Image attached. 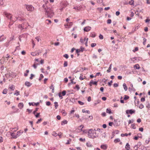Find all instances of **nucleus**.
Masks as SVG:
<instances>
[{"label": "nucleus", "mask_w": 150, "mask_h": 150, "mask_svg": "<svg viewBox=\"0 0 150 150\" xmlns=\"http://www.w3.org/2000/svg\"><path fill=\"white\" fill-rule=\"evenodd\" d=\"M48 2L47 1L45 4H43L42 5V7L45 10V16L47 17L52 18L54 15V13L51 7L49 6L47 3Z\"/></svg>", "instance_id": "f257e3e1"}, {"label": "nucleus", "mask_w": 150, "mask_h": 150, "mask_svg": "<svg viewBox=\"0 0 150 150\" xmlns=\"http://www.w3.org/2000/svg\"><path fill=\"white\" fill-rule=\"evenodd\" d=\"M88 136L89 138L94 139V138L98 137V135H97L96 133L94 132L93 129H89L88 132Z\"/></svg>", "instance_id": "f03ea898"}, {"label": "nucleus", "mask_w": 150, "mask_h": 150, "mask_svg": "<svg viewBox=\"0 0 150 150\" xmlns=\"http://www.w3.org/2000/svg\"><path fill=\"white\" fill-rule=\"evenodd\" d=\"M3 14L8 19H9L11 21L14 22V21L12 19V16L11 14L5 12L3 13Z\"/></svg>", "instance_id": "7ed1b4c3"}, {"label": "nucleus", "mask_w": 150, "mask_h": 150, "mask_svg": "<svg viewBox=\"0 0 150 150\" xmlns=\"http://www.w3.org/2000/svg\"><path fill=\"white\" fill-rule=\"evenodd\" d=\"M26 7L28 11H32L34 9V7L32 5H26Z\"/></svg>", "instance_id": "20e7f679"}, {"label": "nucleus", "mask_w": 150, "mask_h": 150, "mask_svg": "<svg viewBox=\"0 0 150 150\" xmlns=\"http://www.w3.org/2000/svg\"><path fill=\"white\" fill-rule=\"evenodd\" d=\"M135 112V110L132 109L130 110H126V114H132L133 113H134Z\"/></svg>", "instance_id": "39448f33"}, {"label": "nucleus", "mask_w": 150, "mask_h": 150, "mask_svg": "<svg viewBox=\"0 0 150 150\" xmlns=\"http://www.w3.org/2000/svg\"><path fill=\"white\" fill-rule=\"evenodd\" d=\"M61 4L62 6H63L64 7H66L69 4L67 2L65 1H64L62 2L61 3Z\"/></svg>", "instance_id": "423d86ee"}, {"label": "nucleus", "mask_w": 150, "mask_h": 150, "mask_svg": "<svg viewBox=\"0 0 150 150\" xmlns=\"http://www.w3.org/2000/svg\"><path fill=\"white\" fill-rule=\"evenodd\" d=\"M84 49V48L82 47H81L80 49L76 50V52L77 54H78V53H79V52H82L83 51Z\"/></svg>", "instance_id": "0eeeda50"}, {"label": "nucleus", "mask_w": 150, "mask_h": 150, "mask_svg": "<svg viewBox=\"0 0 150 150\" xmlns=\"http://www.w3.org/2000/svg\"><path fill=\"white\" fill-rule=\"evenodd\" d=\"M41 53V52H38L36 51L35 52H33L31 53V55L33 56H35L37 55H39L40 53Z\"/></svg>", "instance_id": "6e6552de"}, {"label": "nucleus", "mask_w": 150, "mask_h": 150, "mask_svg": "<svg viewBox=\"0 0 150 150\" xmlns=\"http://www.w3.org/2000/svg\"><path fill=\"white\" fill-rule=\"evenodd\" d=\"M93 84L95 85H97V81H93V80H91L89 83V85L90 86H91L92 84Z\"/></svg>", "instance_id": "1a4fd4ad"}, {"label": "nucleus", "mask_w": 150, "mask_h": 150, "mask_svg": "<svg viewBox=\"0 0 150 150\" xmlns=\"http://www.w3.org/2000/svg\"><path fill=\"white\" fill-rule=\"evenodd\" d=\"M91 27L89 26H87L85 27L84 28L83 30L85 31L88 32L90 30H91Z\"/></svg>", "instance_id": "9d476101"}, {"label": "nucleus", "mask_w": 150, "mask_h": 150, "mask_svg": "<svg viewBox=\"0 0 150 150\" xmlns=\"http://www.w3.org/2000/svg\"><path fill=\"white\" fill-rule=\"evenodd\" d=\"M114 125L115 126H117L120 125V124L118 123V122L119 123L120 122V121H118L117 120H114Z\"/></svg>", "instance_id": "9b49d317"}, {"label": "nucleus", "mask_w": 150, "mask_h": 150, "mask_svg": "<svg viewBox=\"0 0 150 150\" xmlns=\"http://www.w3.org/2000/svg\"><path fill=\"white\" fill-rule=\"evenodd\" d=\"M11 136L12 137V138L13 139L16 138L18 136L15 133L12 132L11 133Z\"/></svg>", "instance_id": "f8f14e48"}, {"label": "nucleus", "mask_w": 150, "mask_h": 150, "mask_svg": "<svg viewBox=\"0 0 150 150\" xmlns=\"http://www.w3.org/2000/svg\"><path fill=\"white\" fill-rule=\"evenodd\" d=\"M32 84V83L28 81H26L25 83V85L27 86L28 87H30Z\"/></svg>", "instance_id": "ddd939ff"}, {"label": "nucleus", "mask_w": 150, "mask_h": 150, "mask_svg": "<svg viewBox=\"0 0 150 150\" xmlns=\"http://www.w3.org/2000/svg\"><path fill=\"white\" fill-rule=\"evenodd\" d=\"M139 150H146V147L144 146H141L139 147Z\"/></svg>", "instance_id": "4468645a"}, {"label": "nucleus", "mask_w": 150, "mask_h": 150, "mask_svg": "<svg viewBox=\"0 0 150 150\" xmlns=\"http://www.w3.org/2000/svg\"><path fill=\"white\" fill-rule=\"evenodd\" d=\"M23 104L22 103H19L18 105V107L21 109H22L23 108Z\"/></svg>", "instance_id": "2eb2a0df"}, {"label": "nucleus", "mask_w": 150, "mask_h": 150, "mask_svg": "<svg viewBox=\"0 0 150 150\" xmlns=\"http://www.w3.org/2000/svg\"><path fill=\"white\" fill-rule=\"evenodd\" d=\"M125 148L127 150H129L130 148V146L128 143H127L125 147Z\"/></svg>", "instance_id": "dca6fc26"}, {"label": "nucleus", "mask_w": 150, "mask_h": 150, "mask_svg": "<svg viewBox=\"0 0 150 150\" xmlns=\"http://www.w3.org/2000/svg\"><path fill=\"white\" fill-rule=\"evenodd\" d=\"M6 39L3 35H2L0 36V42H1L4 41Z\"/></svg>", "instance_id": "f3484780"}, {"label": "nucleus", "mask_w": 150, "mask_h": 150, "mask_svg": "<svg viewBox=\"0 0 150 150\" xmlns=\"http://www.w3.org/2000/svg\"><path fill=\"white\" fill-rule=\"evenodd\" d=\"M100 148L104 150L106 149L107 148V147L106 145H102L100 146Z\"/></svg>", "instance_id": "a211bd4d"}, {"label": "nucleus", "mask_w": 150, "mask_h": 150, "mask_svg": "<svg viewBox=\"0 0 150 150\" xmlns=\"http://www.w3.org/2000/svg\"><path fill=\"white\" fill-rule=\"evenodd\" d=\"M67 121L66 120H64L62 122L61 124L62 125H63L64 124H67Z\"/></svg>", "instance_id": "6ab92c4d"}, {"label": "nucleus", "mask_w": 150, "mask_h": 150, "mask_svg": "<svg viewBox=\"0 0 150 150\" xmlns=\"http://www.w3.org/2000/svg\"><path fill=\"white\" fill-rule=\"evenodd\" d=\"M134 68H135L137 69H139L140 68V67L139 64H135L134 67Z\"/></svg>", "instance_id": "aec40b11"}, {"label": "nucleus", "mask_w": 150, "mask_h": 150, "mask_svg": "<svg viewBox=\"0 0 150 150\" xmlns=\"http://www.w3.org/2000/svg\"><path fill=\"white\" fill-rule=\"evenodd\" d=\"M13 39V36L11 37L9 39V40L8 41V42L7 43V45H8L9 44V43Z\"/></svg>", "instance_id": "412c9836"}, {"label": "nucleus", "mask_w": 150, "mask_h": 150, "mask_svg": "<svg viewBox=\"0 0 150 150\" xmlns=\"http://www.w3.org/2000/svg\"><path fill=\"white\" fill-rule=\"evenodd\" d=\"M123 86L125 90L126 91H127V87L125 83H123Z\"/></svg>", "instance_id": "4be33fe9"}, {"label": "nucleus", "mask_w": 150, "mask_h": 150, "mask_svg": "<svg viewBox=\"0 0 150 150\" xmlns=\"http://www.w3.org/2000/svg\"><path fill=\"white\" fill-rule=\"evenodd\" d=\"M106 112L110 114L112 113L111 110L110 108H107L106 109Z\"/></svg>", "instance_id": "5701e85b"}, {"label": "nucleus", "mask_w": 150, "mask_h": 150, "mask_svg": "<svg viewBox=\"0 0 150 150\" xmlns=\"http://www.w3.org/2000/svg\"><path fill=\"white\" fill-rule=\"evenodd\" d=\"M23 133V132H21L20 131H18V132H17V134H16L17 135V136L18 137L19 136H20V135H21V133Z\"/></svg>", "instance_id": "b1692460"}, {"label": "nucleus", "mask_w": 150, "mask_h": 150, "mask_svg": "<svg viewBox=\"0 0 150 150\" xmlns=\"http://www.w3.org/2000/svg\"><path fill=\"white\" fill-rule=\"evenodd\" d=\"M96 36L95 33L94 32L91 33L90 35V36L94 38Z\"/></svg>", "instance_id": "393cba45"}, {"label": "nucleus", "mask_w": 150, "mask_h": 150, "mask_svg": "<svg viewBox=\"0 0 150 150\" xmlns=\"http://www.w3.org/2000/svg\"><path fill=\"white\" fill-rule=\"evenodd\" d=\"M120 141V140L119 138H117L116 139H115L114 140V142L115 143H116L117 142H119Z\"/></svg>", "instance_id": "a878e982"}, {"label": "nucleus", "mask_w": 150, "mask_h": 150, "mask_svg": "<svg viewBox=\"0 0 150 150\" xmlns=\"http://www.w3.org/2000/svg\"><path fill=\"white\" fill-rule=\"evenodd\" d=\"M112 65V64H110V66L108 68V69L107 71V72L108 73H109L110 71V70L111 69V67Z\"/></svg>", "instance_id": "bb28decb"}, {"label": "nucleus", "mask_w": 150, "mask_h": 150, "mask_svg": "<svg viewBox=\"0 0 150 150\" xmlns=\"http://www.w3.org/2000/svg\"><path fill=\"white\" fill-rule=\"evenodd\" d=\"M69 101L73 103H74L75 101V99L73 98H71L69 100Z\"/></svg>", "instance_id": "cd10ccee"}, {"label": "nucleus", "mask_w": 150, "mask_h": 150, "mask_svg": "<svg viewBox=\"0 0 150 150\" xmlns=\"http://www.w3.org/2000/svg\"><path fill=\"white\" fill-rule=\"evenodd\" d=\"M54 104L55 108L56 109H57V107L58 106V103L57 102H55L54 103Z\"/></svg>", "instance_id": "c85d7f7f"}, {"label": "nucleus", "mask_w": 150, "mask_h": 150, "mask_svg": "<svg viewBox=\"0 0 150 150\" xmlns=\"http://www.w3.org/2000/svg\"><path fill=\"white\" fill-rule=\"evenodd\" d=\"M86 38H84V40L82 38H81L80 39V41L82 43H83L84 41L86 40Z\"/></svg>", "instance_id": "c756f323"}, {"label": "nucleus", "mask_w": 150, "mask_h": 150, "mask_svg": "<svg viewBox=\"0 0 150 150\" xmlns=\"http://www.w3.org/2000/svg\"><path fill=\"white\" fill-rule=\"evenodd\" d=\"M26 24L25 23H24L23 24L19 25V27H21L22 28V29H23L24 28L23 27H25V24Z\"/></svg>", "instance_id": "7c9ffc66"}, {"label": "nucleus", "mask_w": 150, "mask_h": 150, "mask_svg": "<svg viewBox=\"0 0 150 150\" xmlns=\"http://www.w3.org/2000/svg\"><path fill=\"white\" fill-rule=\"evenodd\" d=\"M134 1L133 0H131L129 2V4L130 5H132L134 4Z\"/></svg>", "instance_id": "2f4dec72"}, {"label": "nucleus", "mask_w": 150, "mask_h": 150, "mask_svg": "<svg viewBox=\"0 0 150 150\" xmlns=\"http://www.w3.org/2000/svg\"><path fill=\"white\" fill-rule=\"evenodd\" d=\"M68 65V62L67 61H65L64 64V67H66Z\"/></svg>", "instance_id": "473e14b6"}, {"label": "nucleus", "mask_w": 150, "mask_h": 150, "mask_svg": "<svg viewBox=\"0 0 150 150\" xmlns=\"http://www.w3.org/2000/svg\"><path fill=\"white\" fill-rule=\"evenodd\" d=\"M7 91L8 90L7 89H4L3 91V94H6L7 93Z\"/></svg>", "instance_id": "72a5a7b5"}, {"label": "nucleus", "mask_w": 150, "mask_h": 150, "mask_svg": "<svg viewBox=\"0 0 150 150\" xmlns=\"http://www.w3.org/2000/svg\"><path fill=\"white\" fill-rule=\"evenodd\" d=\"M142 136H138L137 137L135 136L134 138V139L135 140H137L139 138H142Z\"/></svg>", "instance_id": "f704fd0d"}, {"label": "nucleus", "mask_w": 150, "mask_h": 150, "mask_svg": "<svg viewBox=\"0 0 150 150\" xmlns=\"http://www.w3.org/2000/svg\"><path fill=\"white\" fill-rule=\"evenodd\" d=\"M18 19L19 20V21H21V20H23V21H24V20L23 19H21V18L20 17H16L14 19V20L15 21H16V20H17Z\"/></svg>", "instance_id": "c9c22d12"}, {"label": "nucleus", "mask_w": 150, "mask_h": 150, "mask_svg": "<svg viewBox=\"0 0 150 150\" xmlns=\"http://www.w3.org/2000/svg\"><path fill=\"white\" fill-rule=\"evenodd\" d=\"M138 106L139 107V108L141 109H142L144 107V106L142 104H140Z\"/></svg>", "instance_id": "e433bc0d"}, {"label": "nucleus", "mask_w": 150, "mask_h": 150, "mask_svg": "<svg viewBox=\"0 0 150 150\" xmlns=\"http://www.w3.org/2000/svg\"><path fill=\"white\" fill-rule=\"evenodd\" d=\"M129 98V97L127 95H125L124 96V99L125 100H126Z\"/></svg>", "instance_id": "4c0bfd02"}, {"label": "nucleus", "mask_w": 150, "mask_h": 150, "mask_svg": "<svg viewBox=\"0 0 150 150\" xmlns=\"http://www.w3.org/2000/svg\"><path fill=\"white\" fill-rule=\"evenodd\" d=\"M86 145L88 147H91L92 146V144L90 143H87Z\"/></svg>", "instance_id": "58836bf2"}, {"label": "nucleus", "mask_w": 150, "mask_h": 150, "mask_svg": "<svg viewBox=\"0 0 150 150\" xmlns=\"http://www.w3.org/2000/svg\"><path fill=\"white\" fill-rule=\"evenodd\" d=\"M146 107L148 108H150V105L149 102H147L146 103Z\"/></svg>", "instance_id": "ea45409f"}, {"label": "nucleus", "mask_w": 150, "mask_h": 150, "mask_svg": "<svg viewBox=\"0 0 150 150\" xmlns=\"http://www.w3.org/2000/svg\"><path fill=\"white\" fill-rule=\"evenodd\" d=\"M131 126L133 129H135L136 128V127H135V124L134 123L132 124Z\"/></svg>", "instance_id": "a19ab883"}, {"label": "nucleus", "mask_w": 150, "mask_h": 150, "mask_svg": "<svg viewBox=\"0 0 150 150\" xmlns=\"http://www.w3.org/2000/svg\"><path fill=\"white\" fill-rule=\"evenodd\" d=\"M52 135H53L55 137H56L57 136H58V134L57 133H56L55 132H53L52 133Z\"/></svg>", "instance_id": "79ce46f5"}, {"label": "nucleus", "mask_w": 150, "mask_h": 150, "mask_svg": "<svg viewBox=\"0 0 150 150\" xmlns=\"http://www.w3.org/2000/svg\"><path fill=\"white\" fill-rule=\"evenodd\" d=\"M66 92L65 91V90H64V91H63L62 92V95L63 96H64L66 94Z\"/></svg>", "instance_id": "37998d69"}, {"label": "nucleus", "mask_w": 150, "mask_h": 150, "mask_svg": "<svg viewBox=\"0 0 150 150\" xmlns=\"http://www.w3.org/2000/svg\"><path fill=\"white\" fill-rule=\"evenodd\" d=\"M128 135V134L127 133H125V134H121V137H123L125 136H127Z\"/></svg>", "instance_id": "c03bdc74"}, {"label": "nucleus", "mask_w": 150, "mask_h": 150, "mask_svg": "<svg viewBox=\"0 0 150 150\" xmlns=\"http://www.w3.org/2000/svg\"><path fill=\"white\" fill-rule=\"evenodd\" d=\"M143 44L144 45H145V44H146V39L145 38H144L143 39Z\"/></svg>", "instance_id": "a18cd8bd"}, {"label": "nucleus", "mask_w": 150, "mask_h": 150, "mask_svg": "<svg viewBox=\"0 0 150 150\" xmlns=\"http://www.w3.org/2000/svg\"><path fill=\"white\" fill-rule=\"evenodd\" d=\"M78 103L81 105H83L84 104V103L81 101H78Z\"/></svg>", "instance_id": "49530a36"}, {"label": "nucleus", "mask_w": 150, "mask_h": 150, "mask_svg": "<svg viewBox=\"0 0 150 150\" xmlns=\"http://www.w3.org/2000/svg\"><path fill=\"white\" fill-rule=\"evenodd\" d=\"M16 93H14V95H16L17 96H18L19 95V92L18 90H16Z\"/></svg>", "instance_id": "de8ad7c7"}, {"label": "nucleus", "mask_w": 150, "mask_h": 150, "mask_svg": "<svg viewBox=\"0 0 150 150\" xmlns=\"http://www.w3.org/2000/svg\"><path fill=\"white\" fill-rule=\"evenodd\" d=\"M76 88L77 90H78L80 89V87H79V86L78 85H76V86L74 88L75 89Z\"/></svg>", "instance_id": "09e8293b"}, {"label": "nucleus", "mask_w": 150, "mask_h": 150, "mask_svg": "<svg viewBox=\"0 0 150 150\" xmlns=\"http://www.w3.org/2000/svg\"><path fill=\"white\" fill-rule=\"evenodd\" d=\"M99 37V38L101 40H102L103 38V36L101 34H100Z\"/></svg>", "instance_id": "8fccbe9b"}, {"label": "nucleus", "mask_w": 150, "mask_h": 150, "mask_svg": "<svg viewBox=\"0 0 150 150\" xmlns=\"http://www.w3.org/2000/svg\"><path fill=\"white\" fill-rule=\"evenodd\" d=\"M63 57L66 59H68L69 57V56L67 54H65L64 55Z\"/></svg>", "instance_id": "3c124183"}, {"label": "nucleus", "mask_w": 150, "mask_h": 150, "mask_svg": "<svg viewBox=\"0 0 150 150\" xmlns=\"http://www.w3.org/2000/svg\"><path fill=\"white\" fill-rule=\"evenodd\" d=\"M96 43H92L91 45V46L92 47H95L96 45Z\"/></svg>", "instance_id": "603ef678"}, {"label": "nucleus", "mask_w": 150, "mask_h": 150, "mask_svg": "<svg viewBox=\"0 0 150 150\" xmlns=\"http://www.w3.org/2000/svg\"><path fill=\"white\" fill-rule=\"evenodd\" d=\"M138 50V47H135L134 50H133V52H135L136 51H137Z\"/></svg>", "instance_id": "864d4df0"}, {"label": "nucleus", "mask_w": 150, "mask_h": 150, "mask_svg": "<svg viewBox=\"0 0 150 150\" xmlns=\"http://www.w3.org/2000/svg\"><path fill=\"white\" fill-rule=\"evenodd\" d=\"M74 9H76L78 11H79L80 10V8L79 7L77 6L74 7Z\"/></svg>", "instance_id": "5fc2aeb1"}, {"label": "nucleus", "mask_w": 150, "mask_h": 150, "mask_svg": "<svg viewBox=\"0 0 150 150\" xmlns=\"http://www.w3.org/2000/svg\"><path fill=\"white\" fill-rule=\"evenodd\" d=\"M38 109H39L38 108H35V111H34L33 112V113L34 114H35L36 113V112L38 110Z\"/></svg>", "instance_id": "6e6d98bb"}, {"label": "nucleus", "mask_w": 150, "mask_h": 150, "mask_svg": "<svg viewBox=\"0 0 150 150\" xmlns=\"http://www.w3.org/2000/svg\"><path fill=\"white\" fill-rule=\"evenodd\" d=\"M34 102H32V103H30V102H29V105L30 106V105H33V106H34V105H35V104H34Z\"/></svg>", "instance_id": "4d7b16f0"}, {"label": "nucleus", "mask_w": 150, "mask_h": 150, "mask_svg": "<svg viewBox=\"0 0 150 150\" xmlns=\"http://www.w3.org/2000/svg\"><path fill=\"white\" fill-rule=\"evenodd\" d=\"M111 23V20L110 19H108L107 20V23L108 24H110Z\"/></svg>", "instance_id": "13d9d810"}, {"label": "nucleus", "mask_w": 150, "mask_h": 150, "mask_svg": "<svg viewBox=\"0 0 150 150\" xmlns=\"http://www.w3.org/2000/svg\"><path fill=\"white\" fill-rule=\"evenodd\" d=\"M142 143L141 142H139L136 145V146H139V147L141 146Z\"/></svg>", "instance_id": "bf43d9fd"}, {"label": "nucleus", "mask_w": 150, "mask_h": 150, "mask_svg": "<svg viewBox=\"0 0 150 150\" xmlns=\"http://www.w3.org/2000/svg\"><path fill=\"white\" fill-rule=\"evenodd\" d=\"M46 105L47 106H50V102L49 101H47L46 103Z\"/></svg>", "instance_id": "052dcab7"}, {"label": "nucleus", "mask_w": 150, "mask_h": 150, "mask_svg": "<svg viewBox=\"0 0 150 150\" xmlns=\"http://www.w3.org/2000/svg\"><path fill=\"white\" fill-rule=\"evenodd\" d=\"M58 95L59 97L60 98V99H62L63 98V97L61 95V93H59Z\"/></svg>", "instance_id": "680f3d73"}, {"label": "nucleus", "mask_w": 150, "mask_h": 150, "mask_svg": "<svg viewBox=\"0 0 150 150\" xmlns=\"http://www.w3.org/2000/svg\"><path fill=\"white\" fill-rule=\"evenodd\" d=\"M150 141V139L149 138L147 140H146V142L147 144L149 143Z\"/></svg>", "instance_id": "e2e57ef3"}, {"label": "nucleus", "mask_w": 150, "mask_h": 150, "mask_svg": "<svg viewBox=\"0 0 150 150\" xmlns=\"http://www.w3.org/2000/svg\"><path fill=\"white\" fill-rule=\"evenodd\" d=\"M112 81L111 80L110 82L108 83V85L109 86H110L112 85Z\"/></svg>", "instance_id": "0e129e2a"}, {"label": "nucleus", "mask_w": 150, "mask_h": 150, "mask_svg": "<svg viewBox=\"0 0 150 150\" xmlns=\"http://www.w3.org/2000/svg\"><path fill=\"white\" fill-rule=\"evenodd\" d=\"M42 119L41 118L38 119V121L36 122V123L38 124V123L40 122L41 121H42Z\"/></svg>", "instance_id": "69168bd1"}, {"label": "nucleus", "mask_w": 150, "mask_h": 150, "mask_svg": "<svg viewBox=\"0 0 150 150\" xmlns=\"http://www.w3.org/2000/svg\"><path fill=\"white\" fill-rule=\"evenodd\" d=\"M93 58L94 59H96L97 58V57L96 55L95 54H93Z\"/></svg>", "instance_id": "338daca9"}, {"label": "nucleus", "mask_w": 150, "mask_h": 150, "mask_svg": "<svg viewBox=\"0 0 150 150\" xmlns=\"http://www.w3.org/2000/svg\"><path fill=\"white\" fill-rule=\"evenodd\" d=\"M113 86L114 87H116L118 86V84L117 83H115L113 84Z\"/></svg>", "instance_id": "774afa93"}]
</instances>
